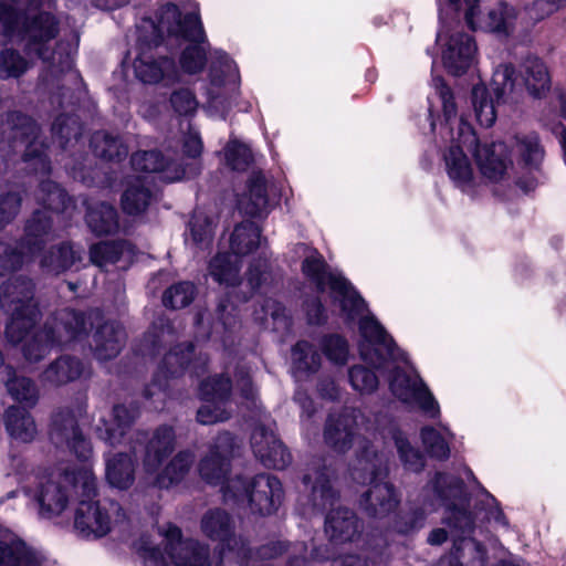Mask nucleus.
<instances>
[{
  "label": "nucleus",
  "mask_w": 566,
  "mask_h": 566,
  "mask_svg": "<svg viewBox=\"0 0 566 566\" xmlns=\"http://www.w3.org/2000/svg\"><path fill=\"white\" fill-rule=\"evenodd\" d=\"M150 191L145 187L142 179H137L124 192L122 205L125 212L138 214L147 208L150 201Z\"/></svg>",
  "instance_id": "44"
},
{
  "label": "nucleus",
  "mask_w": 566,
  "mask_h": 566,
  "mask_svg": "<svg viewBox=\"0 0 566 566\" xmlns=\"http://www.w3.org/2000/svg\"><path fill=\"white\" fill-rule=\"evenodd\" d=\"M392 439L406 469L411 471L421 470L423 467L422 454L409 443L400 431H394Z\"/></svg>",
  "instance_id": "48"
},
{
  "label": "nucleus",
  "mask_w": 566,
  "mask_h": 566,
  "mask_svg": "<svg viewBox=\"0 0 566 566\" xmlns=\"http://www.w3.org/2000/svg\"><path fill=\"white\" fill-rule=\"evenodd\" d=\"M513 74L514 70L510 65H500L495 69L490 87L497 102L505 99L513 93L515 87Z\"/></svg>",
  "instance_id": "46"
},
{
  "label": "nucleus",
  "mask_w": 566,
  "mask_h": 566,
  "mask_svg": "<svg viewBox=\"0 0 566 566\" xmlns=\"http://www.w3.org/2000/svg\"><path fill=\"white\" fill-rule=\"evenodd\" d=\"M175 443L176 434L169 426L157 428L147 443L143 470L149 475L151 483L159 488H169L180 482L193 463L192 452L180 451L161 469L164 460L174 451Z\"/></svg>",
  "instance_id": "11"
},
{
  "label": "nucleus",
  "mask_w": 566,
  "mask_h": 566,
  "mask_svg": "<svg viewBox=\"0 0 566 566\" xmlns=\"http://www.w3.org/2000/svg\"><path fill=\"white\" fill-rule=\"evenodd\" d=\"M250 386V379L248 377L241 378L235 382H232L228 377L217 376L212 379V384L209 385V389H230L234 387L235 389H244Z\"/></svg>",
  "instance_id": "64"
},
{
  "label": "nucleus",
  "mask_w": 566,
  "mask_h": 566,
  "mask_svg": "<svg viewBox=\"0 0 566 566\" xmlns=\"http://www.w3.org/2000/svg\"><path fill=\"white\" fill-rule=\"evenodd\" d=\"M200 400L197 420L201 424H213L230 418L232 407L229 391H202Z\"/></svg>",
  "instance_id": "27"
},
{
  "label": "nucleus",
  "mask_w": 566,
  "mask_h": 566,
  "mask_svg": "<svg viewBox=\"0 0 566 566\" xmlns=\"http://www.w3.org/2000/svg\"><path fill=\"white\" fill-rule=\"evenodd\" d=\"M261 312L262 315L256 312L255 319L260 321L265 328H272L277 332L289 329L290 316L277 301L272 298L265 300Z\"/></svg>",
  "instance_id": "42"
},
{
  "label": "nucleus",
  "mask_w": 566,
  "mask_h": 566,
  "mask_svg": "<svg viewBox=\"0 0 566 566\" xmlns=\"http://www.w3.org/2000/svg\"><path fill=\"white\" fill-rule=\"evenodd\" d=\"M261 245L260 229L250 221L238 224L230 235L231 253L239 258L248 255Z\"/></svg>",
  "instance_id": "34"
},
{
  "label": "nucleus",
  "mask_w": 566,
  "mask_h": 566,
  "mask_svg": "<svg viewBox=\"0 0 566 566\" xmlns=\"http://www.w3.org/2000/svg\"><path fill=\"white\" fill-rule=\"evenodd\" d=\"M238 206L240 210L250 216H259L265 210L268 197L263 176L253 177L248 192L239 199Z\"/></svg>",
  "instance_id": "38"
},
{
  "label": "nucleus",
  "mask_w": 566,
  "mask_h": 566,
  "mask_svg": "<svg viewBox=\"0 0 566 566\" xmlns=\"http://www.w3.org/2000/svg\"><path fill=\"white\" fill-rule=\"evenodd\" d=\"M360 469H355L353 479L361 483L368 482L369 489L363 493L360 506L370 516L384 517L392 512L399 497L394 486L385 481L387 473V458L385 454H378L364 446Z\"/></svg>",
  "instance_id": "12"
},
{
  "label": "nucleus",
  "mask_w": 566,
  "mask_h": 566,
  "mask_svg": "<svg viewBox=\"0 0 566 566\" xmlns=\"http://www.w3.org/2000/svg\"><path fill=\"white\" fill-rule=\"evenodd\" d=\"M207 363V355L198 352L193 344L178 345L164 357L154 376L155 385H167L169 379L180 377L186 370L197 373Z\"/></svg>",
  "instance_id": "18"
},
{
  "label": "nucleus",
  "mask_w": 566,
  "mask_h": 566,
  "mask_svg": "<svg viewBox=\"0 0 566 566\" xmlns=\"http://www.w3.org/2000/svg\"><path fill=\"white\" fill-rule=\"evenodd\" d=\"M182 148H184V153L192 160H195L201 154L202 142H201V138L197 130H195L192 128L189 129L187 135L184 137ZM188 164H192L196 167V170H198V167L195 161H188ZM180 165L182 167V166L187 165V163H182ZM196 174H197V171H195V174L192 176H195Z\"/></svg>",
  "instance_id": "59"
},
{
  "label": "nucleus",
  "mask_w": 566,
  "mask_h": 566,
  "mask_svg": "<svg viewBox=\"0 0 566 566\" xmlns=\"http://www.w3.org/2000/svg\"><path fill=\"white\" fill-rule=\"evenodd\" d=\"M293 374L297 379H305L321 367V356L313 345L298 342L292 352Z\"/></svg>",
  "instance_id": "36"
},
{
  "label": "nucleus",
  "mask_w": 566,
  "mask_h": 566,
  "mask_svg": "<svg viewBox=\"0 0 566 566\" xmlns=\"http://www.w3.org/2000/svg\"><path fill=\"white\" fill-rule=\"evenodd\" d=\"M86 222L97 235L112 234L118 229L117 212L113 206L105 202L88 207Z\"/></svg>",
  "instance_id": "35"
},
{
  "label": "nucleus",
  "mask_w": 566,
  "mask_h": 566,
  "mask_svg": "<svg viewBox=\"0 0 566 566\" xmlns=\"http://www.w3.org/2000/svg\"><path fill=\"white\" fill-rule=\"evenodd\" d=\"M40 200L52 211H62L67 206V195L51 180H45L40 186Z\"/></svg>",
  "instance_id": "54"
},
{
  "label": "nucleus",
  "mask_w": 566,
  "mask_h": 566,
  "mask_svg": "<svg viewBox=\"0 0 566 566\" xmlns=\"http://www.w3.org/2000/svg\"><path fill=\"white\" fill-rule=\"evenodd\" d=\"M353 389H376L378 379L375 373L364 366H355L349 370Z\"/></svg>",
  "instance_id": "58"
},
{
  "label": "nucleus",
  "mask_w": 566,
  "mask_h": 566,
  "mask_svg": "<svg viewBox=\"0 0 566 566\" xmlns=\"http://www.w3.org/2000/svg\"><path fill=\"white\" fill-rule=\"evenodd\" d=\"M240 84L241 77L235 62L228 54L216 51L205 87V109L208 115L226 118L239 96Z\"/></svg>",
  "instance_id": "13"
},
{
  "label": "nucleus",
  "mask_w": 566,
  "mask_h": 566,
  "mask_svg": "<svg viewBox=\"0 0 566 566\" xmlns=\"http://www.w3.org/2000/svg\"><path fill=\"white\" fill-rule=\"evenodd\" d=\"M190 234L198 245H208L213 234V222L202 213H195L190 221Z\"/></svg>",
  "instance_id": "56"
},
{
  "label": "nucleus",
  "mask_w": 566,
  "mask_h": 566,
  "mask_svg": "<svg viewBox=\"0 0 566 566\" xmlns=\"http://www.w3.org/2000/svg\"><path fill=\"white\" fill-rule=\"evenodd\" d=\"M94 153L102 158L113 160L127 155V147L116 137L107 133H96L91 140Z\"/></svg>",
  "instance_id": "45"
},
{
  "label": "nucleus",
  "mask_w": 566,
  "mask_h": 566,
  "mask_svg": "<svg viewBox=\"0 0 566 566\" xmlns=\"http://www.w3.org/2000/svg\"><path fill=\"white\" fill-rule=\"evenodd\" d=\"M140 45H158L168 38L182 39L189 44L182 50L180 67L182 72L196 74L206 62V36L198 10L181 12L174 3H166L156 13L155 19H144L138 25Z\"/></svg>",
  "instance_id": "6"
},
{
  "label": "nucleus",
  "mask_w": 566,
  "mask_h": 566,
  "mask_svg": "<svg viewBox=\"0 0 566 566\" xmlns=\"http://www.w3.org/2000/svg\"><path fill=\"white\" fill-rule=\"evenodd\" d=\"M322 350L326 358L335 365H345L349 357L346 339L338 335H329L322 340Z\"/></svg>",
  "instance_id": "53"
},
{
  "label": "nucleus",
  "mask_w": 566,
  "mask_h": 566,
  "mask_svg": "<svg viewBox=\"0 0 566 566\" xmlns=\"http://www.w3.org/2000/svg\"><path fill=\"white\" fill-rule=\"evenodd\" d=\"M0 30L12 43L23 44L29 55L34 54L43 61L59 64L61 71L70 70L72 55L78 43V36L74 35V43L70 45L65 54L53 52L48 54L46 44L56 34V23L51 12L41 10L39 13L28 14L21 12L20 0H0Z\"/></svg>",
  "instance_id": "7"
},
{
  "label": "nucleus",
  "mask_w": 566,
  "mask_h": 566,
  "mask_svg": "<svg viewBox=\"0 0 566 566\" xmlns=\"http://www.w3.org/2000/svg\"><path fill=\"white\" fill-rule=\"evenodd\" d=\"M170 105L179 115H192L198 108V101L195 94L187 88H180L172 92L170 96Z\"/></svg>",
  "instance_id": "57"
},
{
  "label": "nucleus",
  "mask_w": 566,
  "mask_h": 566,
  "mask_svg": "<svg viewBox=\"0 0 566 566\" xmlns=\"http://www.w3.org/2000/svg\"><path fill=\"white\" fill-rule=\"evenodd\" d=\"M512 153L530 167H536L544 156L538 137L534 133L516 135Z\"/></svg>",
  "instance_id": "39"
},
{
  "label": "nucleus",
  "mask_w": 566,
  "mask_h": 566,
  "mask_svg": "<svg viewBox=\"0 0 566 566\" xmlns=\"http://www.w3.org/2000/svg\"><path fill=\"white\" fill-rule=\"evenodd\" d=\"M105 475L107 482L117 489L126 490L135 481V467L132 458L125 453H116L105 458Z\"/></svg>",
  "instance_id": "29"
},
{
  "label": "nucleus",
  "mask_w": 566,
  "mask_h": 566,
  "mask_svg": "<svg viewBox=\"0 0 566 566\" xmlns=\"http://www.w3.org/2000/svg\"><path fill=\"white\" fill-rule=\"evenodd\" d=\"M21 198L17 193L0 197V224L9 222L19 211Z\"/></svg>",
  "instance_id": "62"
},
{
  "label": "nucleus",
  "mask_w": 566,
  "mask_h": 566,
  "mask_svg": "<svg viewBox=\"0 0 566 566\" xmlns=\"http://www.w3.org/2000/svg\"><path fill=\"white\" fill-rule=\"evenodd\" d=\"M90 256L94 264L103 268L122 259L129 261L133 248L127 242H101L91 248Z\"/></svg>",
  "instance_id": "37"
},
{
  "label": "nucleus",
  "mask_w": 566,
  "mask_h": 566,
  "mask_svg": "<svg viewBox=\"0 0 566 566\" xmlns=\"http://www.w3.org/2000/svg\"><path fill=\"white\" fill-rule=\"evenodd\" d=\"M132 165L138 171L158 172L160 178L168 182L191 177L196 171L192 164L181 167L170 156H164L158 151H138L133 155Z\"/></svg>",
  "instance_id": "21"
},
{
  "label": "nucleus",
  "mask_w": 566,
  "mask_h": 566,
  "mask_svg": "<svg viewBox=\"0 0 566 566\" xmlns=\"http://www.w3.org/2000/svg\"><path fill=\"white\" fill-rule=\"evenodd\" d=\"M29 66L28 60L22 57L13 49L6 48L0 52V77H18L23 74Z\"/></svg>",
  "instance_id": "49"
},
{
  "label": "nucleus",
  "mask_w": 566,
  "mask_h": 566,
  "mask_svg": "<svg viewBox=\"0 0 566 566\" xmlns=\"http://www.w3.org/2000/svg\"><path fill=\"white\" fill-rule=\"evenodd\" d=\"M432 85L441 99L446 117V129L450 136L451 146L443 155L444 168L451 182L463 193L473 197L478 193L480 181L465 150L474 154L476 165L490 181L504 179L509 160L503 143L480 144L473 128L463 117L457 116V105L453 94L441 77H434Z\"/></svg>",
  "instance_id": "3"
},
{
  "label": "nucleus",
  "mask_w": 566,
  "mask_h": 566,
  "mask_svg": "<svg viewBox=\"0 0 566 566\" xmlns=\"http://www.w3.org/2000/svg\"><path fill=\"white\" fill-rule=\"evenodd\" d=\"M305 489L311 490L313 507L324 510L333 506L336 502V494L329 485V475L322 470L318 463H312L303 476Z\"/></svg>",
  "instance_id": "26"
},
{
  "label": "nucleus",
  "mask_w": 566,
  "mask_h": 566,
  "mask_svg": "<svg viewBox=\"0 0 566 566\" xmlns=\"http://www.w3.org/2000/svg\"><path fill=\"white\" fill-rule=\"evenodd\" d=\"M77 260H80L78 252L70 244L63 243L52 249L50 253L42 259L41 265L48 272L59 274L70 269Z\"/></svg>",
  "instance_id": "41"
},
{
  "label": "nucleus",
  "mask_w": 566,
  "mask_h": 566,
  "mask_svg": "<svg viewBox=\"0 0 566 566\" xmlns=\"http://www.w3.org/2000/svg\"><path fill=\"white\" fill-rule=\"evenodd\" d=\"M83 374L84 367L80 360L63 356L45 369L43 379L51 385L63 386L81 378Z\"/></svg>",
  "instance_id": "32"
},
{
  "label": "nucleus",
  "mask_w": 566,
  "mask_h": 566,
  "mask_svg": "<svg viewBox=\"0 0 566 566\" xmlns=\"http://www.w3.org/2000/svg\"><path fill=\"white\" fill-rule=\"evenodd\" d=\"M399 398L411 400L412 407L420 409L429 418L434 419L440 415L439 405L431 391H400Z\"/></svg>",
  "instance_id": "51"
},
{
  "label": "nucleus",
  "mask_w": 566,
  "mask_h": 566,
  "mask_svg": "<svg viewBox=\"0 0 566 566\" xmlns=\"http://www.w3.org/2000/svg\"><path fill=\"white\" fill-rule=\"evenodd\" d=\"M82 500L76 509L74 528L87 539H97L112 532H122L127 524V515L119 503L112 500Z\"/></svg>",
  "instance_id": "14"
},
{
  "label": "nucleus",
  "mask_w": 566,
  "mask_h": 566,
  "mask_svg": "<svg viewBox=\"0 0 566 566\" xmlns=\"http://www.w3.org/2000/svg\"><path fill=\"white\" fill-rule=\"evenodd\" d=\"M472 104L478 122L485 127L492 126L496 119L495 103L483 84L473 86Z\"/></svg>",
  "instance_id": "40"
},
{
  "label": "nucleus",
  "mask_w": 566,
  "mask_h": 566,
  "mask_svg": "<svg viewBox=\"0 0 566 566\" xmlns=\"http://www.w3.org/2000/svg\"><path fill=\"white\" fill-rule=\"evenodd\" d=\"M3 401L9 405L4 426L10 438L18 442H31L36 436V426L28 409L36 403V391H6Z\"/></svg>",
  "instance_id": "17"
},
{
  "label": "nucleus",
  "mask_w": 566,
  "mask_h": 566,
  "mask_svg": "<svg viewBox=\"0 0 566 566\" xmlns=\"http://www.w3.org/2000/svg\"><path fill=\"white\" fill-rule=\"evenodd\" d=\"M9 122L14 129V147L25 146L24 161L34 160L35 168L40 166L41 169H46L48 161L41 150L42 144L36 142L39 132L36 124L30 117L18 113L10 115Z\"/></svg>",
  "instance_id": "23"
},
{
  "label": "nucleus",
  "mask_w": 566,
  "mask_h": 566,
  "mask_svg": "<svg viewBox=\"0 0 566 566\" xmlns=\"http://www.w3.org/2000/svg\"><path fill=\"white\" fill-rule=\"evenodd\" d=\"M164 552L148 535L135 543V549L145 566H211L209 546L197 539H184L177 526L166 523L158 528Z\"/></svg>",
  "instance_id": "10"
},
{
  "label": "nucleus",
  "mask_w": 566,
  "mask_h": 566,
  "mask_svg": "<svg viewBox=\"0 0 566 566\" xmlns=\"http://www.w3.org/2000/svg\"><path fill=\"white\" fill-rule=\"evenodd\" d=\"M195 297V286L189 282H181L169 287L163 296L167 307L182 308L189 305Z\"/></svg>",
  "instance_id": "50"
},
{
  "label": "nucleus",
  "mask_w": 566,
  "mask_h": 566,
  "mask_svg": "<svg viewBox=\"0 0 566 566\" xmlns=\"http://www.w3.org/2000/svg\"><path fill=\"white\" fill-rule=\"evenodd\" d=\"M437 43L442 64L448 73L455 76L462 75L476 63V42L463 30L443 29L438 33Z\"/></svg>",
  "instance_id": "15"
},
{
  "label": "nucleus",
  "mask_w": 566,
  "mask_h": 566,
  "mask_svg": "<svg viewBox=\"0 0 566 566\" xmlns=\"http://www.w3.org/2000/svg\"><path fill=\"white\" fill-rule=\"evenodd\" d=\"M52 439L57 446L67 448L81 464L59 463L36 475L33 486L25 489V494L38 504L39 517L45 520L60 516L75 493L83 497L95 495L97 485L90 464L92 447L83 436L75 415L67 412L55 417Z\"/></svg>",
  "instance_id": "1"
},
{
  "label": "nucleus",
  "mask_w": 566,
  "mask_h": 566,
  "mask_svg": "<svg viewBox=\"0 0 566 566\" xmlns=\"http://www.w3.org/2000/svg\"><path fill=\"white\" fill-rule=\"evenodd\" d=\"M303 273L319 291L329 289L332 296L348 319H359V353L364 361L374 368L381 367L387 358L395 356V343L386 333L374 315L367 312L365 301L358 295L352 284L340 274L326 272L323 258L313 252L307 255L302 265Z\"/></svg>",
  "instance_id": "5"
},
{
  "label": "nucleus",
  "mask_w": 566,
  "mask_h": 566,
  "mask_svg": "<svg viewBox=\"0 0 566 566\" xmlns=\"http://www.w3.org/2000/svg\"><path fill=\"white\" fill-rule=\"evenodd\" d=\"M434 502L444 505L447 516L444 523L451 528L454 537V554L451 566H484L482 546L472 538H467L473 527V518L465 510L458 509L451 500L462 501L463 483L451 474H437L432 482Z\"/></svg>",
  "instance_id": "9"
},
{
  "label": "nucleus",
  "mask_w": 566,
  "mask_h": 566,
  "mask_svg": "<svg viewBox=\"0 0 566 566\" xmlns=\"http://www.w3.org/2000/svg\"><path fill=\"white\" fill-rule=\"evenodd\" d=\"M457 12L462 11L464 20L472 30H483L507 34L515 25L517 13L514 8L499 3L486 15L480 17L479 0H447Z\"/></svg>",
  "instance_id": "16"
},
{
  "label": "nucleus",
  "mask_w": 566,
  "mask_h": 566,
  "mask_svg": "<svg viewBox=\"0 0 566 566\" xmlns=\"http://www.w3.org/2000/svg\"><path fill=\"white\" fill-rule=\"evenodd\" d=\"M50 228L51 221L46 211H36L31 220L28 221L25 231L30 253H34L35 250L40 249L39 245L42 241L38 239L42 234H46Z\"/></svg>",
  "instance_id": "47"
},
{
  "label": "nucleus",
  "mask_w": 566,
  "mask_h": 566,
  "mask_svg": "<svg viewBox=\"0 0 566 566\" xmlns=\"http://www.w3.org/2000/svg\"><path fill=\"white\" fill-rule=\"evenodd\" d=\"M305 314L308 324L312 325H321L326 321L325 311L321 304V301L316 297L305 302Z\"/></svg>",
  "instance_id": "63"
},
{
  "label": "nucleus",
  "mask_w": 566,
  "mask_h": 566,
  "mask_svg": "<svg viewBox=\"0 0 566 566\" xmlns=\"http://www.w3.org/2000/svg\"><path fill=\"white\" fill-rule=\"evenodd\" d=\"M420 437L431 457L439 460L449 458L450 443L454 439V434L447 426L440 423L438 427H423Z\"/></svg>",
  "instance_id": "33"
},
{
  "label": "nucleus",
  "mask_w": 566,
  "mask_h": 566,
  "mask_svg": "<svg viewBox=\"0 0 566 566\" xmlns=\"http://www.w3.org/2000/svg\"><path fill=\"white\" fill-rule=\"evenodd\" d=\"M234 439L229 432L220 433L200 460L199 473L210 484H221L226 503L266 515L275 512L283 497L281 482L270 474H259L250 480L239 475L227 478Z\"/></svg>",
  "instance_id": "4"
},
{
  "label": "nucleus",
  "mask_w": 566,
  "mask_h": 566,
  "mask_svg": "<svg viewBox=\"0 0 566 566\" xmlns=\"http://www.w3.org/2000/svg\"><path fill=\"white\" fill-rule=\"evenodd\" d=\"M31 281L14 277L0 287V306L11 316L6 328L10 343L22 344V353L28 361L44 358L55 344H64L86 332V321L82 313L65 310L53 323L41 329L34 327L38 317L32 303Z\"/></svg>",
  "instance_id": "2"
},
{
  "label": "nucleus",
  "mask_w": 566,
  "mask_h": 566,
  "mask_svg": "<svg viewBox=\"0 0 566 566\" xmlns=\"http://www.w3.org/2000/svg\"><path fill=\"white\" fill-rule=\"evenodd\" d=\"M133 69L135 76L143 83L155 84L163 81L165 84H172L181 81L179 69L172 60L156 59L148 50L140 49L134 59Z\"/></svg>",
  "instance_id": "22"
},
{
  "label": "nucleus",
  "mask_w": 566,
  "mask_h": 566,
  "mask_svg": "<svg viewBox=\"0 0 566 566\" xmlns=\"http://www.w3.org/2000/svg\"><path fill=\"white\" fill-rule=\"evenodd\" d=\"M390 389H428L412 367L398 368L390 381Z\"/></svg>",
  "instance_id": "55"
},
{
  "label": "nucleus",
  "mask_w": 566,
  "mask_h": 566,
  "mask_svg": "<svg viewBox=\"0 0 566 566\" xmlns=\"http://www.w3.org/2000/svg\"><path fill=\"white\" fill-rule=\"evenodd\" d=\"M359 420L363 416L356 410L331 415L324 430L326 444L336 452H346L359 439Z\"/></svg>",
  "instance_id": "20"
},
{
  "label": "nucleus",
  "mask_w": 566,
  "mask_h": 566,
  "mask_svg": "<svg viewBox=\"0 0 566 566\" xmlns=\"http://www.w3.org/2000/svg\"><path fill=\"white\" fill-rule=\"evenodd\" d=\"M224 158L227 165L234 170L245 169L252 161V151L248 145L242 144L235 139L228 143L224 148Z\"/></svg>",
  "instance_id": "52"
},
{
  "label": "nucleus",
  "mask_w": 566,
  "mask_h": 566,
  "mask_svg": "<svg viewBox=\"0 0 566 566\" xmlns=\"http://www.w3.org/2000/svg\"><path fill=\"white\" fill-rule=\"evenodd\" d=\"M200 528L205 536L222 544L220 566L235 562L241 566H280L279 557L290 548L283 542H271L261 546L255 553L247 547L245 541L233 534V521L222 510H210L203 514ZM306 546L297 544L293 547L295 555L290 556L289 566H306Z\"/></svg>",
  "instance_id": "8"
},
{
  "label": "nucleus",
  "mask_w": 566,
  "mask_h": 566,
  "mask_svg": "<svg viewBox=\"0 0 566 566\" xmlns=\"http://www.w3.org/2000/svg\"><path fill=\"white\" fill-rule=\"evenodd\" d=\"M125 338L124 329L116 323H106L94 335V352L99 360L111 359L119 353Z\"/></svg>",
  "instance_id": "28"
},
{
  "label": "nucleus",
  "mask_w": 566,
  "mask_h": 566,
  "mask_svg": "<svg viewBox=\"0 0 566 566\" xmlns=\"http://www.w3.org/2000/svg\"><path fill=\"white\" fill-rule=\"evenodd\" d=\"M0 566H42V557L13 533L0 528Z\"/></svg>",
  "instance_id": "24"
},
{
  "label": "nucleus",
  "mask_w": 566,
  "mask_h": 566,
  "mask_svg": "<svg viewBox=\"0 0 566 566\" xmlns=\"http://www.w3.org/2000/svg\"><path fill=\"white\" fill-rule=\"evenodd\" d=\"M525 85L534 96H541L549 88V75L541 60L531 59L526 62Z\"/></svg>",
  "instance_id": "43"
},
{
  "label": "nucleus",
  "mask_w": 566,
  "mask_h": 566,
  "mask_svg": "<svg viewBox=\"0 0 566 566\" xmlns=\"http://www.w3.org/2000/svg\"><path fill=\"white\" fill-rule=\"evenodd\" d=\"M241 259L232 253H219L209 264L210 276L221 285L234 286L240 282Z\"/></svg>",
  "instance_id": "31"
},
{
  "label": "nucleus",
  "mask_w": 566,
  "mask_h": 566,
  "mask_svg": "<svg viewBox=\"0 0 566 566\" xmlns=\"http://www.w3.org/2000/svg\"><path fill=\"white\" fill-rule=\"evenodd\" d=\"M325 531L332 541H350L357 533L356 516L349 510L338 507L327 515Z\"/></svg>",
  "instance_id": "30"
},
{
  "label": "nucleus",
  "mask_w": 566,
  "mask_h": 566,
  "mask_svg": "<svg viewBox=\"0 0 566 566\" xmlns=\"http://www.w3.org/2000/svg\"><path fill=\"white\" fill-rule=\"evenodd\" d=\"M137 416V408L117 405L113 408L111 419L101 418L102 426H96V432L105 442L112 446L117 444L122 441V438Z\"/></svg>",
  "instance_id": "25"
},
{
  "label": "nucleus",
  "mask_w": 566,
  "mask_h": 566,
  "mask_svg": "<svg viewBox=\"0 0 566 566\" xmlns=\"http://www.w3.org/2000/svg\"><path fill=\"white\" fill-rule=\"evenodd\" d=\"M564 0H536L525 13L532 21H539L555 12Z\"/></svg>",
  "instance_id": "60"
},
{
  "label": "nucleus",
  "mask_w": 566,
  "mask_h": 566,
  "mask_svg": "<svg viewBox=\"0 0 566 566\" xmlns=\"http://www.w3.org/2000/svg\"><path fill=\"white\" fill-rule=\"evenodd\" d=\"M254 455L264 467L282 470L291 463V454L276 438L269 424H258L251 436Z\"/></svg>",
  "instance_id": "19"
},
{
  "label": "nucleus",
  "mask_w": 566,
  "mask_h": 566,
  "mask_svg": "<svg viewBox=\"0 0 566 566\" xmlns=\"http://www.w3.org/2000/svg\"><path fill=\"white\" fill-rule=\"evenodd\" d=\"M23 262L22 252L9 250L6 243L0 242V275L11 272L19 268Z\"/></svg>",
  "instance_id": "61"
}]
</instances>
